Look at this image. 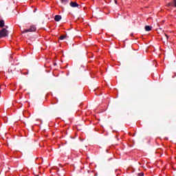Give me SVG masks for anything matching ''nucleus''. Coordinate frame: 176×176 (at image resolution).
Wrapping results in <instances>:
<instances>
[{"label": "nucleus", "mask_w": 176, "mask_h": 176, "mask_svg": "<svg viewBox=\"0 0 176 176\" xmlns=\"http://www.w3.org/2000/svg\"><path fill=\"white\" fill-rule=\"evenodd\" d=\"M65 38H67V35H62L59 37V39L60 41H63V39H65Z\"/></svg>", "instance_id": "0eeeda50"}, {"label": "nucleus", "mask_w": 176, "mask_h": 176, "mask_svg": "<svg viewBox=\"0 0 176 176\" xmlns=\"http://www.w3.org/2000/svg\"><path fill=\"white\" fill-rule=\"evenodd\" d=\"M166 39H168V36L167 34H165Z\"/></svg>", "instance_id": "f8f14e48"}, {"label": "nucleus", "mask_w": 176, "mask_h": 176, "mask_svg": "<svg viewBox=\"0 0 176 176\" xmlns=\"http://www.w3.org/2000/svg\"><path fill=\"white\" fill-rule=\"evenodd\" d=\"M36 31V27H35V25H32L30 26V29H27V30H25L23 33H25V32H34Z\"/></svg>", "instance_id": "f03ea898"}, {"label": "nucleus", "mask_w": 176, "mask_h": 176, "mask_svg": "<svg viewBox=\"0 0 176 176\" xmlns=\"http://www.w3.org/2000/svg\"><path fill=\"white\" fill-rule=\"evenodd\" d=\"M70 6L72 8H78V9L80 8V6H79V4H78V3L74 2V1L70 2Z\"/></svg>", "instance_id": "7ed1b4c3"}, {"label": "nucleus", "mask_w": 176, "mask_h": 176, "mask_svg": "<svg viewBox=\"0 0 176 176\" xmlns=\"http://www.w3.org/2000/svg\"><path fill=\"white\" fill-rule=\"evenodd\" d=\"M138 176H144V173H138Z\"/></svg>", "instance_id": "9b49d317"}, {"label": "nucleus", "mask_w": 176, "mask_h": 176, "mask_svg": "<svg viewBox=\"0 0 176 176\" xmlns=\"http://www.w3.org/2000/svg\"><path fill=\"white\" fill-rule=\"evenodd\" d=\"M54 20L55 21H60L61 20V15H56Z\"/></svg>", "instance_id": "20e7f679"}, {"label": "nucleus", "mask_w": 176, "mask_h": 176, "mask_svg": "<svg viewBox=\"0 0 176 176\" xmlns=\"http://www.w3.org/2000/svg\"><path fill=\"white\" fill-rule=\"evenodd\" d=\"M168 6H174V3H168Z\"/></svg>", "instance_id": "1a4fd4ad"}, {"label": "nucleus", "mask_w": 176, "mask_h": 176, "mask_svg": "<svg viewBox=\"0 0 176 176\" xmlns=\"http://www.w3.org/2000/svg\"><path fill=\"white\" fill-rule=\"evenodd\" d=\"M5 27V21L0 20V28H3Z\"/></svg>", "instance_id": "39448f33"}, {"label": "nucleus", "mask_w": 176, "mask_h": 176, "mask_svg": "<svg viewBox=\"0 0 176 176\" xmlns=\"http://www.w3.org/2000/svg\"><path fill=\"white\" fill-rule=\"evenodd\" d=\"M173 6L176 8V0H173Z\"/></svg>", "instance_id": "9d476101"}, {"label": "nucleus", "mask_w": 176, "mask_h": 176, "mask_svg": "<svg viewBox=\"0 0 176 176\" xmlns=\"http://www.w3.org/2000/svg\"><path fill=\"white\" fill-rule=\"evenodd\" d=\"M68 0H61V3H63V5H67L68 3Z\"/></svg>", "instance_id": "6e6552de"}, {"label": "nucleus", "mask_w": 176, "mask_h": 176, "mask_svg": "<svg viewBox=\"0 0 176 176\" xmlns=\"http://www.w3.org/2000/svg\"><path fill=\"white\" fill-rule=\"evenodd\" d=\"M152 30V27L149 26V25H146L145 26V31L149 32Z\"/></svg>", "instance_id": "423d86ee"}, {"label": "nucleus", "mask_w": 176, "mask_h": 176, "mask_svg": "<svg viewBox=\"0 0 176 176\" xmlns=\"http://www.w3.org/2000/svg\"><path fill=\"white\" fill-rule=\"evenodd\" d=\"M118 1H116V0H115V3H117Z\"/></svg>", "instance_id": "ddd939ff"}, {"label": "nucleus", "mask_w": 176, "mask_h": 176, "mask_svg": "<svg viewBox=\"0 0 176 176\" xmlns=\"http://www.w3.org/2000/svg\"><path fill=\"white\" fill-rule=\"evenodd\" d=\"M9 35V32H8V30L6 28H3L1 30H0V39L1 38H5Z\"/></svg>", "instance_id": "f257e3e1"}]
</instances>
